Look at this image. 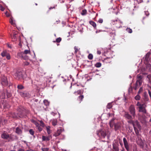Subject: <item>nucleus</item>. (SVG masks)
<instances>
[{
	"label": "nucleus",
	"instance_id": "f257e3e1",
	"mask_svg": "<svg viewBox=\"0 0 151 151\" xmlns=\"http://www.w3.org/2000/svg\"><path fill=\"white\" fill-rule=\"evenodd\" d=\"M30 51L29 50H25L24 52L18 53L17 54V56L18 58L23 59L24 60H27L28 58L26 55L30 54Z\"/></svg>",
	"mask_w": 151,
	"mask_h": 151
},
{
	"label": "nucleus",
	"instance_id": "f03ea898",
	"mask_svg": "<svg viewBox=\"0 0 151 151\" xmlns=\"http://www.w3.org/2000/svg\"><path fill=\"white\" fill-rule=\"evenodd\" d=\"M136 106L138 107L137 108L139 109V112H142L145 114L147 113L146 109V105L145 104H141L139 101H138L136 104Z\"/></svg>",
	"mask_w": 151,
	"mask_h": 151
},
{
	"label": "nucleus",
	"instance_id": "7ed1b4c3",
	"mask_svg": "<svg viewBox=\"0 0 151 151\" xmlns=\"http://www.w3.org/2000/svg\"><path fill=\"white\" fill-rule=\"evenodd\" d=\"M97 134L99 137L101 136L104 138L106 135V131L103 130L102 129H100L97 132Z\"/></svg>",
	"mask_w": 151,
	"mask_h": 151
},
{
	"label": "nucleus",
	"instance_id": "20e7f679",
	"mask_svg": "<svg viewBox=\"0 0 151 151\" xmlns=\"http://www.w3.org/2000/svg\"><path fill=\"white\" fill-rule=\"evenodd\" d=\"M136 141L137 144L139 145L142 148H144L145 145L144 140L142 139L141 138L138 137L136 139Z\"/></svg>",
	"mask_w": 151,
	"mask_h": 151
},
{
	"label": "nucleus",
	"instance_id": "39448f33",
	"mask_svg": "<svg viewBox=\"0 0 151 151\" xmlns=\"http://www.w3.org/2000/svg\"><path fill=\"white\" fill-rule=\"evenodd\" d=\"M130 114L134 117L135 116V109L133 105H131L129 109Z\"/></svg>",
	"mask_w": 151,
	"mask_h": 151
},
{
	"label": "nucleus",
	"instance_id": "423d86ee",
	"mask_svg": "<svg viewBox=\"0 0 151 151\" xmlns=\"http://www.w3.org/2000/svg\"><path fill=\"white\" fill-rule=\"evenodd\" d=\"M1 137L2 138L4 139H7L8 138L12 139V135L9 136V134L6 132H4L1 135Z\"/></svg>",
	"mask_w": 151,
	"mask_h": 151
},
{
	"label": "nucleus",
	"instance_id": "0eeeda50",
	"mask_svg": "<svg viewBox=\"0 0 151 151\" xmlns=\"http://www.w3.org/2000/svg\"><path fill=\"white\" fill-rule=\"evenodd\" d=\"M124 116L127 119H132V116L129 114L128 112L127 111H124Z\"/></svg>",
	"mask_w": 151,
	"mask_h": 151
},
{
	"label": "nucleus",
	"instance_id": "6e6552de",
	"mask_svg": "<svg viewBox=\"0 0 151 151\" xmlns=\"http://www.w3.org/2000/svg\"><path fill=\"white\" fill-rule=\"evenodd\" d=\"M123 141L125 147L127 151L129 150V147L128 142L125 138H123Z\"/></svg>",
	"mask_w": 151,
	"mask_h": 151
},
{
	"label": "nucleus",
	"instance_id": "1a4fd4ad",
	"mask_svg": "<svg viewBox=\"0 0 151 151\" xmlns=\"http://www.w3.org/2000/svg\"><path fill=\"white\" fill-rule=\"evenodd\" d=\"M1 83L3 86H4L8 85V82L6 78L4 77L2 78Z\"/></svg>",
	"mask_w": 151,
	"mask_h": 151
},
{
	"label": "nucleus",
	"instance_id": "9d476101",
	"mask_svg": "<svg viewBox=\"0 0 151 151\" xmlns=\"http://www.w3.org/2000/svg\"><path fill=\"white\" fill-rule=\"evenodd\" d=\"M129 120L127 121V122L129 124H132L133 126L134 129H135V124H136L137 125H138V122L136 120L135 122L133 120H132V119H129Z\"/></svg>",
	"mask_w": 151,
	"mask_h": 151
},
{
	"label": "nucleus",
	"instance_id": "9b49d317",
	"mask_svg": "<svg viewBox=\"0 0 151 151\" xmlns=\"http://www.w3.org/2000/svg\"><path fill=\"white\" fill-rule=\"evenodd\" d=\"M15 76L17 79H19L22 77V73L20 72H17L15 74Z\"/></svg>",
	"mask_w": 151,
	"mask_h": 151
},
{
	"label": "nucleus",
	"instance_id": "f8f14e48",
	"mask_svg": "<svg viewBox=\"0 0 151 151\" xmlns=\"http://www.w3.org/2000/svg\"><path fill=\"white\" fill-rule=\"evenodd\" d=\"M62 131L63 130L61 128L58 129L57 132L53 134V136L56 137L59 136L61 134Z\"/></svg>",
	"mask_w": 151,
	"mask_h": 151
},
{
	"label": "nucleus",
	"instance_id": "ddd939ff",
	"mask_svg": "<svg viewBox=\"0 0 151 151\" xmlns=\"http://www.w3.org/2000/svg\"><path fill=\"white\" fill-rule=\"evenodd\" d=\"M51 138V136L50 135L47 137H45L44 136H42V140L43 141H47L49 140L50 138Z\"/></svg>",
	"mask_w": 151,
	"mask_h": 151
},
{
	"label": "nucleus",
	"instance_id": "4468645a",
	"mask_svg": "<svg viewBox=\"0 0 151 151\" xmlns=\"http://www.w3.org/2000/svg\"><path fill=\"white\" fill-rule=\"evenodd\" d=\"M21 95L22 96L24 97H29V94L27 92L21 93Z\"/></svg>",
	"mask_w": 151,
	"mask_h": 151
},
{
	"label": "nucleus",
	"instance_id": "2eb2a0df",
	"mask_svg": "<svg viewBox=\"0 0 151 151\" xmlns=\"http://www.w3.org/2000/svg\"><path fill=\"white\" fill-rule=\"evenodd\" d=\"M104 61L106 63H110L111 62V58L110 57H108L104 60Z\"/></svg>",
	"mask_w": 151,
	"mask_h": 151
},
{
	"label": "nucleus",
	"instance_id": "dca6fc26",
	"mask_svg": "<svg viewBox=\"0 0 151 151\" xmlns=\"http://www.w3.org/2000/svg\"><path fill=\"white\" fill-rule=\"evenodd\" d=\"M16 132L18 134H21L22 133V131L18 127L16 128Z\"/></svg>",
	"mask_w": 151,
	"mask_h": 151
},
{
	"label": "nucleus",
	"instance_id": "f3484780",
	"mask_svg": "<svg viewBox=\"0 0 151 151\" xmlns=\"http://www.w3.org/2000/svg\"><path fill=\"white\" fill-rule=\"evenodd\" d=\"M89 23L90 24L92 25L94 28H96V23L93 21H90Z\"/></svg>",
	"mask_w": 151,
	"mask_h": 151
},
{
	"label": "nucleus",
	"instance_id": "a211bd4d",
	"mask_svg": "<svg viewBox=\"0 0 151 151\" xmlns=\"http://www.w3.org/2000/svg\"><path fill=\"white\" fill-rule=\"evenodd\" d=\"M50 127L49 126H47L46 127V129L47 132L48 134H50L51 133V131L50 130Z\"/></svg>",
	"mask_w": 151,
	"mask_h": 151
},
{
	"label": "nucleus",
	"instance_id": "6ab92c4d",
	"mask_svg": "<svg viewBox=\"0 0 151 151\" xmlns=\"http://www.w3.org/2000/svg\"><path fill=\"white\" fill-rule=\"evenodd\" d=\"M4 108H9L10 107L9 105L7 103H5L2 104Z\"/></svg>",
	"mask_w": 151,
	"mask_h": 151
},
{
	"label": "nucleus",
	"instance_id": "aec40b11",
	"mask_svg": "<svg viewBox=\"0 0 151 151\" xmlns=\"http://www.w3.org/2000/svg\"><path fill=\"white\" fill-rule=\"evenodd\" d=\"M43 103L46 106H48L49 104V102L47 100H44L43 101Z\"/></svg>",
	"mask_w": 151,
	"mask_h": 151
},
{
	"label": "nucleus",
	"instance_id": "412c9836",
	"mask_svg": "<svg viewBox=\"0 0 151 151\" xmlns=\"http://www.w3.org/2000/svg\"><path fill=\"white\" fill-rule=\"evenodd\" d=\"M57 121L56 119H53L52 121V124L54 126H55L57 125Z\"/></svg>",
	"mask_w": 151,
	"mask_h": 151
},
{
	"label": "nucleus",
	"instance_id": "4be33fe9",
	"mask_svg": "<svg viewBox=\"0 0 151 151\" xmlns=\"http://www.w3.org/2000/svg\"><path fill=\"white\" fill-rule=\"evenodd\" d=\"M150 53V52L147 53L145 56V59L147 60H148Z\"/></svg>",
	"mask_w": 151,
	"mask_h": 151
},
{
	"label": "nucleus",
	"instance_id": "5701e85b",
	"mask_svg": "<svg viewBox=\"0 0 151 151\" xmlns=\"http://www.w3.org/2000/svg\"><path fill=\"white\" fill-rule=\"evenodd\" d=\"M142 81L140 80H137L136 82V85L140 86L142 84Z\"/></svg>",
	"mask_w": 151,
	"mask_h": 151
},
{
	"label": "nucleus",
	"instance_id": "b1692460",
	"mask_svg": "<svg viewBox=\"0 0 151 151\" xmlns=\"http://www.w3.org/2000/svg\"><path fill=\"white\" fill-rule=\"evenodd\" d=\"M101 63H100L98 62L95 64V66L97 68H99L101 66Z\"/></svg>",
	"mask_w": 151,
	"mask_h": 151
},
{
	"label": "nucleus",
	"instance_id": "393cba45",
	"mask_svg": "<svg viewBox=\"0 0 151 151\" xmlns=\"http://www.w3.org/2000/svg\"><path fill=\"white\" fill-rule=\"evenodd\" d=\"M113 149L115 150V151H119V149L114 144L113 145Z\"/></svg>",
	"mask_w": 151,
	"mask_h": 151
},
{
	"label": "nucleus",
	"instance_id": "a878e982",
	"mask_svg": "<svg viewBox=\"0 0 151 151\" xmlns=\"http://www.w3.org/2000/svg\"><path fill=\"white\" fill-rule=\"evenodd\" d=\"M87 13V11L86 9H83L82 10L81 14L82 15H85Z\"/></svg>",
	"mask_w": 151,
	"mask_h": 151
},
{
	"label": "nucleus",
	"instance_id": "bb28decb",
	"mask_svg": "<svg viewBox=\"0 0 151 151\" xmlns=\"http://www.w3.org/2000/svg\"><path fill=\"white\" fill-rule=\"evenodd\" d=\"M112 107V103H109L107 106V108L109 109H111Z\"/></svg>",
	"mask_w": 151,
	"mask_h": 151
},
{
	"label": "nucleus",
	"instance_id": "cd10ccee",
	"mask_svg": "<svg viewBox=\"0 0 151 151\" xmlns=\"http://www.w3.org/2000/svg\"><path fill=\"white\" fill-rule=\"evenodd\" d=\"M88 58L90 60H92L93 58V55L91 54H89L88 57Z\"/></svg>",
	"mask_w": 151,
	"mask_h": 151
},
{
	"label": "nucleus",
	"instance_id": "c85d7f7f",
	"mask_svg": "<svg viewBox=\"0 0 151 151\" xmlns=\"http://www.w3.org/2000/svg\"><path fill=\"white\" fill-rule=\"evenodd\" d=\"M115 31L114 30H112V32H110L111 36H114L115 35Z\"/></svg>",
	"mask_w": 151,
	"mask_h": 151
},
{
	"label": "nucleus",
	"instance_id": "c756f323",
	"mask_svg": "<svg viewBox=\"0 0 151 151\" xmlns=\"http://www.w3.org/2000/svg\"><path fill=\"white\" fill-rule=\"evenodd\" d=\"M30 134L32 135H33L34 133V132L32 129H30L29 131Z\"/></svg>",
	"mask_w": 151,
	"mask_h": 151
},
{
	"label": "nucleus",
	"instance_id": "7c9ffc66",
	"mask_svg": "<svg viewBox=\"0 0 151 151\" xmlns=\"http://www.w3.org/2000/svg\"><path fill=\"white\" fill-rule=\"evenodd\" d=\"M140 96L139 95H137L135 97V99L137 100H140Z\"/></svg>",
	"mask_w": 151,
	"mask_h": 151
},
{
	"label": "nucleus",
	"instance_id": "2f4dec72",
	"mask_svg": "<svg viewBox=\"0 0 151 151\" xmlns=\"http://www.w3.org/2000/svg\"><path fill=\"white\" fill-rule=\"evenodd\" d=\"M18 89H22L24 88V87L22 85H19L17 86Z\"/></svg>",
	"mask_w": 151,
	"mask_h": 151
},
{
	"label": "nucleus",
	"instance_id": "473e14b6",
	"mask_svg": "<svg viewBox=\"0 0 151 151\" xmlns=\"http://www.w3.org/2000/svg\"><path fill=\"white\" fill-rule=\"evenodd\" d=\"M40 126H42V127H44L45 126V125L42 120H41L40 121Z\"/></svg>",
	"mask_w": 151,
	"mask_h": 151
},
{
	"label": "nucleus",
	"instance_id": "72a5a7b5",
	"mask_svg": "<svg viewBox=\"0 0 151 151\" xmlns=\"http://www.w3.org/2000/svg\"><path fill=\"white\" fill-rule=\"evenodd\" d=\"M6 52L5 51H4L1 53V55L2 56L4 57L6 55Z\"/></svg>",
	"mask_w": 151,
	"mask_h": 151
},
{
	"label": "nucleus",
	"instance_id": "f704fd0d",
	"mask_svg": "<svg viewBox=\"0 0 151 151\" xmlns=\"http://www.w3.org/2000/svg\"><path fill=\"white\" fill-rule=\"evenodd\" d=\"M33 123L36 126V127H38V126L40 125L39 123L36 121H33Z\"/></svg>",
	"mask_w": 151,
	"mask_h": 151
},
{
	"label": "nucleus",
	"instance_id": "c9c22d12",
	"mask_svg": "<svg viewBox=\"0 0 151 151\" xmlns=\"http://www.w3.org/2000/svg\"><path fill=\"white\" fill-rule=\"evenodd\" d=\"M127 31L129 32V33H131L132 32V30L131 29L129 28H127L126 29Z\"/></svg>",
	"mask_w": 151,
	"mask_h": 151
},
{
	"label": "nucleus",
	"instance_id": "e433bc0d",
	"mask_svg": "<svg viewBox=\"0 0 151 151\" xmlns=\"http://www.w3.org/2000/svg\"><path fill=\"white\" fill-rule=\"evenodd\" d=\"M49 149L48 148H42L41 150L42 151H48Z\"/></svg>",
	"mask_w": 151,
	"mask_h": 151
},
{
	"label": "nucleus",
	"instance_id": "4c0bfd02",
	"mask_svg": "<svg viewBox=\"0 0 151 151\" xmlns=\"http://www.w3.org/2000/svg\"><path fill=\"white\" fill-rule=\"evenodd\" d=\"M61 38L60 37H59L58 38H57L56 39V42H59L61 41Z\"/></svg>",
	"mask_w": 151,
	"mask_h": 151
},
{
	"label": "nucleus",
	"instance_id": "58836bf2",
	"mask_svg": "<svg viewBox=\"0 0 151 151\" xmlns=\"http://www.w3.org/2000/svg\"><path fill=\"white\" fill-rule=\"evenodd\" d=\"M37 128L38 130L40 132L42 130V128L41 127L40 125L38 126V127H37Z\"/></svg>",
	"mask_w": 151,
	"mask_h": 151
},
{
	"label": "nucleus",
	"instance_id": "ea45409f",
	"mask_svg": "<svg viewBox=\"0 0 151 151\" xmlns=\"http://www.w3.org/2000/svg\"><path fill=\"white\" fill-rule=\"evenodd\" d=\"M120 21L119 20H111V23L113 24H115V22H119Z\"/></svg>",
	"mask_w": 151,
	"mask_h": 151
},
{
	"label": "nucleus",
	"instance_id": "a19ab883",
	"mask_svg": "<svg viewBox=\"0 0 151 151\" xmlns=\"http://www.w3.org/2000/svg\"><path fill=\"white\" fill-rule=\"evenodd\" d=\"M74 49L75 50V53H77V52H78V49L77 48V47L76 46H75L74 47Z\"/></svg>",
	"mask_w": 151,
	"mask_h": 151
},
{
	"label": "nucleus",
	"instance_id": "79ce46f5",
	"mask_svg": "<svg viewBox=\"0 0 151 151\" xmlns=\"http://www.w3.org/2000/svg\"><path fill=\"white\" fill-rule=\"evenodd\" d=\"M16 33H14L13 36H12V39H14V40H15L16 39Z\"/></svg>",
	"mask_w": 151,
	"mask_h": 151
},
{
	"label": "nucleus",
	"instance_id": "37998d69",
	"mask_svg": "<svg viewBox=\"0 0 151 151\" xmlns=\"http://www.w3.org/2000/svg\"><path fill=\"white\" fill-rule=\"evenodd\" d=\"M137 78H138V80H141V79L142 78V76L141 75L138 76H137Z\"/></svg>",
	"mask_w": 151,
	"mask_h": 151
},
{
	"label": "nucleus",
	"instance_id": "c03bdc74",
	"mask_svg": "<svg viewBox=\"0 0 151 151\" xmlns=\"http://www.w3.org/2000/svg\"><path fill=\"white\" fill-rule=\"evenodd\" d=\"M4 8L0 4V9L2 11H4Z\"/></svg>",
	"mask_w": 151,
	"mask_h": 151
},
{
	"label": "nucleus",
	"instance_id": "a18cd8bd",
	"mask_svg": "<svg viewBox=\"0 0 151 151\" xmlns=\"http://www.w3.org/2000/svg\"><path fill=\"white\" fill-rule=\"evenodd\" d=\"M98 22L100 23H102L103 22V19H100Z\"/></svg>",
	"mask_w": 151,
	"mask_h": 151
},
{
	"label": "nucleus",
	"instance_id": "49530a36",
	"mask_svg": "<svg viewBox=\"0 0 151 151\" xmlns=\"http://www.w3.org/2000/svg\"><path fill=\"white\" fill-rule=\"evenodd\" d=\"M6 58L7 59L9 60V59H10V56L9 55V54H8L7 55L6 54Z\"/></svg>",
	"mask_w": 151,
	"mask_h": 151
},
{
	"label": "nucleus",
	"instance_id": "de8ad7c7",
	"mask_svg": "<svg viewBox=\"0 0 151 151\" xmlns=\"http://www.w3.org/2000/svg\"><path fill=\"white\" fill-rule=\"evenodd\" d=\"M138 4H139L143 1L142 0H136V1Z\"/></svg>",
	"mask_w": 151,
	"mask_h": 151
},
{
	"label": "nucleus",
	"instance_id": "09e8293b",
	"mask_svg": "<svg viewBox=\"0 0 151 151\" xmlns=\"http://www.w3.org/2000/svg\"><path fill=\"white\" fill-rule=\"evenodd\" d=\"M81 90H78L77 92H74V93H77L78 94H79L81 93Z\"/></svg>",
	"mask_w": 151,
	"mask_h": 151
},
{
	"label": "nucleus",
	"instance_id": "8fccbe9b",
	"mask_svg": "<svg viewBox=\"0 0 151 151\" xmlns=\"http://www.w3.org/2000/svg\"><path fill=\"white\" fill-rule=\"evenodd\" d=\"M24 65H28L29 64V63L27 61L25 62L24 63Z\"/></svg>",
	"mask_w": 151,
	"mask_h": 151
},
{
	"label": "nucleus",
	"instance_id": "3c124183",
	"mask_svg": "<svg viewBox=\"0 0 151 151\" xmlns=\"http://www.w3.org/2000/svg\"><path fill=\"white\" fill-rule=\"evenodd\" d=\"M109 124L110 125V127H113V123H111V121H110L109 122Z\"/></svg>",
	"mask_w": 151,
	"mask_h": 151
},
{
	"label": "nucleus",
	"instance_id": "603ef678",
	"mask_svg": "<svg viewBox=\"0 0 151 151\" xmlns=\"http://www.w3.org/2000/svg\"><path fill=\"white\" fill-rule=\"evenodd\" d=\"M147 77L149 80H150V78H151V75H148L147 76Z\"/></svg>",
	"mask_w": 151,
	"mask_h": 151
},
{
	"label": "nucleus",
	"instance_id": "864d4df0",
	"mask_svg": "<svg viewBox=\"0 0 151 151\" xmlns=\"http://www.w3.org/2000/svg\"><path fill=\"white\" fill-rule=\"evenodd\" d=\"M148 94H149V95L151 99V92L150 91V90H148Z\"/></svg>",
	"mask_w": 151,
	"mask_h": 151
},
{
	"label": "nucleus",
	"instance_id": "5fc2aeb1",
	"mask_svg": "<svg viewBox=\"0 0 151 151\" xmlns=\"http://www.w3.org/2000/svg\"><path fill=\"white\" fill-rule=\"evenodd\" d=\"M83 95L80 96L79 97V99H81V101H82V100L83 98Z\"/></svg>",
	"mask_w": 151,
	"mask_h": 151
},
{
	"label": "nucleus",
	"instance_id": "6e6d98bb",
	"mask_svg": "<svg viewBox=\"0 0 151 151\" xmlns=\"http://www.w3.org/2000/svg\"><path fill=\"white\" fill-rule=\"evenodd\" d=\"M138 86V85H137L136 83V85L134 87V89L135 90H136Z\"/></svg>",
	"mask_w": 151,
	"mask_h": 151
},
{
	"label": "nucleus",
	"instance_id": "4d7b16f0",
	"mask_svg": "<svg viewBox=\"0 0 151 151\" xmlns=\"http://www.w3.org/2000/svg\"><path fill=\"white\" fill-rule=\"evenodd\" d=\"M114 127H115V129L116 130L117 129L119 128V127L117 126L116 124H115V125H114Z\"/></svg>",
	"mask_w": 151,
	"mask_h": 151
},
{
	"label": "nucleus",
	"instance_id": "13d9d810",
	"mask_svg": "<svg viewBox=\"0 0 151 151\" xmlns=\"http://www.w3.org/2000/svg\"><path fill=\"white\" fill-rule=\"evenodd\" d=\"M10 22L12 24H14V23L13 21V20L12 19H11L10 20Z\"/></svg>",
	"mask_w": 151,
	"mask_h": 151
},
{
	"label": "nucleus",
	"instance_id": "bf43d9fd",
	"mask_svg": "<svg viewBox=\"0 0 151 151\" xmlns=\"http://www.w3.org/2000/svg\"><path fill=\"white\" fill-rule=\"evenodd\" d=\"M97 54L99 55H100L101 52L100 50H98L97 51Z\"/></svg>",
	"mask_w": 151,
	"mask_h": 151
},
{
	"label": "nucleus",
	"instance_id": "052dcab7",
	"mask_svg": "<svg viewBox=\"0 0 151 151\" xmlns=\"http://www.w3.org/2000/svg\"><path fill=\"white\" fill-rule=\"evenodd\" d=\"M101 31V30H98L96 31V33H99Z\"/></svg>",
	"mask_w": 151,
	"mask_h": 151
},
{
	"label": "nucleus",
	"instance_id": "680f3d73",
	"mask_svg": "<svg viewBox=\"0 0 151 151\" xmlns=\"http://www.w3.org/2000/svg\"><path fill=\"white\" fill-rule=\"evenodd\" d=\"M18 151H24V150L22 149H20L18 150Z\"/></svg>",
	"mask_w": 151,
	"mask_h": 151
},
{
	"label": "nucleus",
	"instance_id": "e2e57ef3",
	"mask_svg": "<svg viewBox=\"0 0 151 151\" xmlns=\"http://www.w3.org/2000/svg\"><path fill=\"white\" fill-rule=\"evenodd\" d=\"M114 120V118L112 119H111V120L110 121H111V123H113V122Z\"/></svg>",
	"mask_w": 151,
	"mask_h": 151
},
{
	"label": "nucleus",
	"instance_id": "0e129e2a",
	"mask_svg": "<svg viewBox=\"0 0 151 151\" xmlns=\"http://www.w3.org/2000/svg\"><path fill=\"white\" fill-rule=\"evenodd\" d=\"M109 116H114V114H110L109 113Z\"/></svg>",
	"mask_w": 151,
	"mask_h": 151
},
{
	"label": "nucleus",
	"instance_id": "69168bd1",
	"mask_svg": "<svg viewBox=\"0 0 151 151\" xmlns=\"http://www.w3.org/2000/svg\"><path fill=\"white\" fill-rule=\"evenodd\" d=\"M8 46L10 48H12V47L11 46V45H8Z\"/></svg>",
	"mask_w": 151,
	"mask_h": 151
},
{
	"label": "nucleus",
	"instance_id": "338daca9",
	"mask_svg": "<svg viewBox=\"0 0 151 151\" xmlns=\"http://www.w3.org/2000/svg\"><path fill=\"white\" fill-rule=\"evenodd\" d=\"M4 97H5L4 95L2 97H1V98L3 99V98H4Z\"/></svg>",
	"mask_w": 151,
	"mask_h": 151
},
{
	"label": "nucleus",
	"instance_id": "774afa93",
	"mask_svg": "<svg viewBox=\"0 0 151 151\" xmlns=\"http://www.w3.org/2000/svg\"><path fill=\"white\" fill-rule=\"evenodd\" d=\"M3 149L1 148H0V151H3Z\"/></svg>",
	"mask_w": 151,
	"mask_h": 151
}]
</instances>
